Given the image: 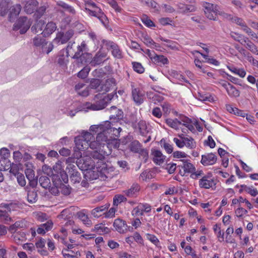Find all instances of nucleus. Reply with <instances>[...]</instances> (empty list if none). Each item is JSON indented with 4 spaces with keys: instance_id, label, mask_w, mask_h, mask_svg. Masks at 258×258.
<instances>
[{
    "instance_id": "e433bc0d",
    "label": "nucleus",
    "mask_w": 258,
    "mask_h": 258,
    "mask_svg": "<svg viewBox=\"0 0 258 258\" xmlns=\"http://www.w3.org/2000/svg\"><path fill=\"white\" fill-rule=\"evenodd\" d=\"M231 37L234 39L235 41L239 42L242 45L244 44V42H245V40H247V37L244 36V35L235 32H231L230 34Z\"/></svg>"
},
{
    "instance_id": "9d476101",
    "label": "nucleus",
    "mask_w": 258,
    "mask_h": 258,
    "mask_svg": "<svg viewBox=\"0 0 258 258\" xmlns=\"http://www.w3.org/2000/svg\"><path fill=\"white\" fill-rule=\"evenodd\" d=\"M26 169L25 171L27 178L29 181V185L26 187V190L27 192L28 201L32 203L31 198V188L32 185V164L30 162L25 163Z\"/></svg>"
},
{
    "instance_id": "774afa93",
    "label": "nucleus",
    "mask_w": 258,
    "mask_h": 258,
    "mask_svg": "<svg viewBox=\"0 0 258 258\" xmlns=\"http://www.w3.org/2000/svg\"><path fill=\"white\" fill-rule=\"evenodd\" d=\"M104 126H105V122L102 123L100 124L99 125H92L90 127V131L95 132V133H99L100 131H103L104 129Z\"/></svg>"
},
{
    "instance_id": "3c124183",
    "label": "nucleus",
    "mask_w": 258,
    "mask_h": 258,
    "mask_svg": "<svg viewBox=\"0 0 258 258\" xmlns=\"http://www.w3.org/2000/svg\"><path fill=\"white\" fill-rule=\"evenodd\" d=\"M23 224L22 221H16L14 224L11 225L9 228V231L13 234L18 232V229L23 227Z\"/></svg>"
},
{
    "instance_id": "49530a36",
    "label": "nucleus",
    "mask_w": 258,
    "mask_h": 258,
    "mask_svg": "<svg viewBox=\"0 0 258 258\" xmlns=\"http://www.w3.org/2000/svg\"><path fill=\"white\" fill-rule=\"evenodd\" d=\"M170 75L180 82H188L185 77L180 73L175 70H171Z\"/></svg>"
},
{
    "instance_id": "a19ab883",
    "label": "nucleus",
    "mask_w": 258,
    "mask_h": 258,
    "mask_svg": "<svg viewBox=\"0 0 258 258\" xmlns=\"http://www.w3.org/2000/svg\"><path fill=\"white\" fill-rule=\"evenodd\" d=\"M39 182L40 185L45 188L47 189L50 187L51 183L49 178L46 175H42L41 176L39 179Z\"/></svg>"
},
{
    "instance_id": "ea45409f",
    "label": "nucleus",
    "mask_w": 258,
    "mask_h": 258,
    "mask_svg": "<svg viewBox=\"0 0 258 258\" xmlns=\"http://www.w3.org/2000/svg\"><path fill=\"white\" fill-rule=\"evenodd\" d=\"M140 177L143 181H147L154 177V173L150 169H147L141 173Z\"/></svg>"
},
{
    "instance_id": "5fc2aeb1",
    "label": "nucleus",
    "mask_w": 258,
    "mask_h": 258,
    "mask_svg": "<svg viewBox=\"0 0 258 258\" xmlns=\"http://www.w3.org/2000/svg\"><path fill=\"white\" fill-rule=\"evenodd\" d=\"M22 165L20 163H12L10 167V172L15 176L18 174H20L19 172L20 169H22Z\"/></svg>"
},
{
    "instance_id": "473e14b6",
    "label": "nucleus",
    "mask_w": 258,
    "mask_h": 258,
    "mask_svg": "<svg viewBox=\"0 0 258 258\" xmlns=\"http://www.w3.org/2000/svg\"><path fill=\"white\" fill-rule=\"evenodd\" d=\"M56 4L58 6L62 8L64 10L73 15H75L76 13V11L73 7L68 5L63 1H58L57 2Z\"/></svg>"
},
{
    "instance_id": "5701e85b",
    "label": "nucleus",
    "mask_w": 258,
    "mask_h": 258,
    "mask_svg": "<svg viewBox=\"0 0 258 258\" xmlns=\"http://www.w3.org/2000/svg\"><path fill=\"white\" fill-rule=\"evenodd\" d=\"M116 81L115 79L110 78L105 80V82L101 86L99 91L106 93L110 91L111 88L115 87Z\"/></svg>"
},
{
    "instance_id": "72a5a7b5",
    "label": "nucleus",
    "mask_w": 258,
    "mask_h": 258,
    "mask_svg": "<svg viewBox=\"0 0 258 258\" xmlns=\"http://www.w3.org/2000/svg\"><path fill=\"white\" fill-rule=\"evenodd\" d=\"M14 241L18 244L25 242L26 240V234L22 231H18L12 235Z\"/></svg>"
},
{
    "instance_id": "1a4fd4ad",
    "label": "nucleus",
    "mask_w": 258,
    "mask_h": 258,
    "mask_svg": "<svg viewBox=\"0 0 258 258\" xmlns=\"http://www.w3.org/2000/svg\"><path fill=\"white\" fill-rule=\"evenodd\" d=\"M103 43L106 48L111 50L112 56L116 59L123 58V52L119 46L115 42L110 40H103Z\"/></svg>"
},
{
    "instance_id": "4d7b16f0",
    "label": "nucleus",
    "mask_w": 258,
    "mask_h": 258,
    "mask_svg": "<svg viewBox=\"0 0 258 258\" xmlns=\"http://www.w3.org/2000/svg\"><path fill=\"white\" fill-rule=\"evenodd\" d=\"M71 181L73 183H79L81 180V176L80 173L76 170H73L72 173L70 176Z\"/></svg>"
},
{
    "instance_id": "c85d7f7f",
    "label": "nucleus",
    "mask_w": 258,
    "mask_h": 258,
    "mask_svg": "<svg viewBox=\"0 0 258 258\" xmlns=\"http://www.w3.org/2000/svg\"><path fill=\"white\" fill-rule=\"evenodd\" d=\"M177 6L179 12L182 13L192 12L196 10V7L193 4L185 5L182 3H179Z\"/></svg>"
},
{
    "instance_id": "dca6fc26",
    "label": "nucleus",
    "mask_w": 258,
    "mask_h": 258,
    "mask_svg": "<svg viewBox=\"0 0 258 258\" xmlns=\"http://www.w3.org/2000/svg\"><path fill=\"white\" fill-rule=\"evenodd\" d=\"M217 160L216 155L213 153H206L201 157V163L204 166L213 165Z\"/></svg>"
},
{
    "instance_id": "39448f33",
    "label": "nucleus",
    "mask_w": 258,
    "mask_h": 258,
    "mask_svg": "<svg viewBox=\"0 0 258 258\" xmlns=\"http://www.w3.org/2000/svg\"><path fill=\"white\" fill-rule=\"evenodd\" d=\"M94 151L90 153V156L94 159L103 160L105 156L111 154L112 149L109 144L107 142L98 146V149H93Z\"/></svg>"
},
{
    "instance_id": "9b49d317",
    "label": "nucleus",
    "mask_w": 258,
    "mask_h": 258,
    "mask_svg": "<svg viewBox=\"0 0 258 258\" xmlns=\"http://www.w3.org/2000/svg\"><path fill=\"white\" fill-rule=\"evenodd\" d=\"M199 179V185L200 188L209 189L216 185V183L213 178L212 174L210 172L208 173L206 175L204 174Z\"/></svg>"
},
{
    "instance_id": "de8ad7c7",
    "label": "nucleus",
    "mask_w": 258,
    "mask_h": 258,
    "mask_svg": "<svg viewBox=\"0 0 258 258\" xmlns=\"http://www.w3.org/2000/svg\"><path fill=\"white\" fill-rule=\"evenodd\" d=\"M138 127L139 128L140 134L145 136L147 135L148 131H147V126L145 121L140 120L138 123Z\"/></svg>"
},
{
    "instance_id": "20e7f679",
    "label": "nucleus",
    "mask_w": 258,
    "mask_h": 258,
    "mask_svg": "<svg viewBox=\"0 0 258 258\" xmlns=\"http://www.w3.org/2000/svg\"><path fill=\"white\" fill-rule=\"evenodd\" d=\"M45 24L44 21H37L35 26H33V28L35 29L36 33L40 32L43 36L46 37L49 36L55 31L56 25L54 22H50L45 25L44 29L43 30Z\"/></svg>"
},
{
    "instance_id": "7ed1b4c3",
    "label": "nucleus",
    "mask_w": 258,
    "mask_h": 258,
    "mask_svg": "<svg viewBox=\"0 0 258 258\" xmlns=\"http://www.w3.org/2000/svg\"><path fill=\"white\" fill-rule=\"evenodd\" d=\"M94 136L90 133L86 131L82 133V135L75 138L76 147L80 151H84L90 147L91 149H97L95 146L97 142H92L94 140Z\"/></svg>"
},
{
    "instance_id": "a878e982",
    "label": "nucleus",
    "mask_w": 258,
    "mask_h": 258,
    "mask_svg": "<svg viewBox=\"0 0 258 258\" xmlns=\"http://www.w3.org/2000/svg\"><path fill=\"white\" fill-rule=\"evenodd\" d=\"M92 232H95L99 235L107 234L110 232L109 228L106 227L104 224L99 223L94 226L93 229L91 230Z\"/></svg>"
},
{
    "instance_id": "0e129e2a",
    "label": "nucleus",
    "mask_w": 258,
    "mask_h": 258,
    "mask_svg": "<svg viewBox=\"0 0 258 258\" xmlns=\"http://www.w3.org/2000/svg\"><path fill=\"white\" fill-rule=\"evenodd\" d=\"M53 48V45L51 43H48L47 42L45 43L44 45L42 46V49H41L42 53H46L48 54L50 52H51Z\"/></svg>"
},
{
    "instance_id": "79ce46f5",
    "label": "nucleus",
    "mask_w": 258,
    "mask_h": 258,
    "mask_svg": "<svg viewBox=\"0 0 258 258\" xmlns=\"http://www.w3.org/2000/svg\"><path fill=\"white\" fill-rule=\"evenodd\" d=\"M165 122L169 126L175 130H178L179 125L181 124V122L177 118H175L174 119L167 118L166 119Z\"/></svg>"
},
{
    "instance_id": "cd10ccee",
    "label": "nucleus",
    "mask_w": 258,
    "mask_h": 258,
    "mask_svg": "<svg viewBox=\"0 0 258 258\" xmlns=\"http://www.w3.org/2000/svg\"><path fill=\"white\" fill-rule=\"evenodd\" d=\"M21 8L22 7L20 4H16L11 8L9 16L10 21H13L19 15L21 11Z\"/></svg>"
},
{
    "instance_id": "b1692460",
    "label": "nucleus",
    "mask_w": 258,
    "mask_h": 258,
    "mask_svg": "<svg viewBox=\"0 0 258 258\" xmlns=\"http://www.w3.org/2000/svg\"><path fill=\"white\" fill-rule=\"evenodd\" d=\"M107 134H108L107 132H105L103 131H100L97 134L96 136V140L92 141V142H97L96 144H95V146L98 147V146L99 147L100 145L108 142L109 139H108V137L106 136Z\"/></svg>"
},
{
    "instance_id": "4468645a",
    "label": "nucleus",
    "mask_w": 258,
    "mask_h": 258,
    "mask_svg": "<svg viewBox=\"0 0 258 258\" xmlns=\"http://www.w3.org/2000/svg\"><path fill=\"white\" fill-rule=\"evenodd\" d=\"M30 23L25 17H21L14 24L13 30L17 31L20 29L21 34H24L30 28Z\"/></svg>"
},
{
    "instance_id": "f257e3e1",
    "label": "nucleus",
    "mask_w": 258,
    "mask_h": 258,
    "mask_svg": "<svg viewBox=\"0 0 258 258\" xmlns=\"http://www.w3.org/2000/svg\"><path fill=\"white\" fill-rule=\"evenodd\" d=\"M177 168L179 174L182 176L190 175V177L193 179H198L204 175V172L201 169H196L195 165L188 159H181L178 161Z\"/></svg>"
},
{
    "instance_id": "f704fd0d",
    "label": "nucleus",
    "mask_w": 258,
    "mask_h": 258,
    "mask_svg": "<svg viewBox=\"0 0 258 258\" xmlns=\"http://www.w3.org/2000/svg\"><path fill=\"white\" fill-rule=\"evenodd\" d=\"M243 45L245 46V47L250 51L253 54L255 55H258V49L256 46L248 38L247 40H245Z\"/></svg>"
},
{
    "instance_id": "ddd939ff",
    "label": "nucleus",
    "mask_w": 258,
    "mask_h": 258,
    "mask_svg": "<svg viewBox=\"0 0 258 258\" xmlns=\"http://www.w3.org/2000/svg\"><path fill=\"white\" fill-rule=\"evenodd\" d=\"M132 98L136 105H140L145 99V91L141 88L132 87Z\"/></svg>"
},
{
    "instance_id": "052dcab7",
    "label": "nucleus",
    "mask_w": 258,
    "mask_h": 258,
    "mask_svg": "<svg viewBox=\"0 0 258 258\" xmlns=\"http://www.w3.org/2000/svg\"><path fill=\"white\" fill-rule=\"evenodd\" d=\"M86 44L84 42H83L80 45H78L77 47V51L75 53L73 57L74 58H79L82 54L83 50Z\"/></svg>"
},
{
    "instance_id": "e2e57ef3",
    "label": "nucleus",
    "mask_w": 258,
    "mask_h": 258,
    "mask_svg": "<svg viewBox=\"0 0 258 258\" xmlns=\"http://www.w3.org/2000/svg\"><path fill=\"white\" fill-rule=\"evenodd\" d=\"M10 221H11V218L9 217L8 213L5 211L0 210V221L7 223Z\"/></svg>"
},
{
    "instance_id": "bf43d9fd",
    "label": "nucleus",
    "mask_w": 258,
    "mask_h": 258,
    "mask_svg": "<svg viewBox=\"0 0 258 258\" xmlns=\"http://www.w3.org/2000/svg\"><path fill=\"white\" fill-rule=\"evenodd\" d=\"M90 71V68L88 67H85L82 69L77 74V76L81 79H85L88 76Z\"/></svg>"
},
{
    "instance_id": "4c0bfd02",
    "label": "nucleus",
    "mask_w": 258,
    "mask_h": 258,
    "mask_svg": "<svg viewBox=\"0 0 258 258\" xmlns=\"http://www.w3.org/2000/svg\"><path fill=\"white\" fill-rule=\"evenodd\" d=\"M129 148L131 151L135 153H139L142 149V145L138 141L134 140L130 144Z\"/></svg>"
},
{
    "instance_id": "a18cd8bd",
    "label": "nucleus",
    "mask_w": 258,
    "mask_h": 258,
    "mask_svg": "<svg viewBox=\"0 0 258 258\" xmlns=\"http://www.w3.org/2000/svg\"><path fill=\"white\" fill-rule=\"evenodd\" d=\"M108 206L106 205L96 207L92 210V214L94 217H99L101 216V213L108 209Z\"/></svg>"
},
{
    "instance_id": "423d86ee",
    "label": "nucleus",
    "mask_w": 258,
    "mask_h": 258,
    "mask_svg": "<svg viewBox=\"0 0 258 258\" xmlns=\"http://www.w3.org/2000/svg\"><path fill=\"white\" fill-rule=\"evenodd\" d=\"M179 138H174L173 142L179 148H182L184 146L189 149L196 148V143L194 139L191 137H185L183 134L178 135Z\"/></svg>"
},
{
    "instance_id": "7c9ffc66",
    "label": "nucleus",
    "mask_w": 258,
    "mask_h": 258,
    "mask_svg": "<svg viewBox=\"0 0 258 258\" xmlns=\"http://www.w3.org/2000/svg\"><path fill=\"white\" fill-rule=\"evenodd\" d=\"M46 42L45 39L42 38L41 36L37 35L34 39H33V44L36 46L34 51H40L42 46L44 45Z\"/></svg>"
},
{
    "instance_id": "6ab92c4d",
    "label": "nucleus",
    "mask_w": 258,
    "mask_h": 258,
    "mask_svg": "<svg viewBox=\"0 0 258 258\" xmlns=\"http://www.w3.org/2000/svg\"><path fill=\"white\" fill-rule=\"evenodd\" d=\"M109 111L111 113L110 119L112 121L117 122L122 119L123 112L121 109L117 108L116 106H113L110 108Z\"/></svg>"
},
{
    "instance_id": "f3484780",
    "label": "nucleus",
    "mask_w": 258,
    "mask_h": 258,
    "mask_svg": "<svg viewBox=\"0 0 258 258\" xmlns=\"http://www.w3.org/2000/svg\"><path fill=\"white\" fill-rule=\"evenodd\" d=\"M73 244H68V248L62 250L61 253L63 258H79L81 256L80 252L76 249L73 250Z\"/></svg>"
},
{
    "instance_id": "f03ea898",
    "label": "nucleus",
    "mask_w": 258,
    "mask_h": 258,
    "mask_svg": "<svg viewBox=\"0 0 258 258\" xmlns=\"http://www.w3.org/2000/svg\"><path fill=\"white\" fill-rule=\"evenodd\" d=\"M115 95L116 96V93H110L105 95L103 94H98L94 97L95 103L86 102L85 107L86 108L92 110L103 109L107 105Z\"/></svg>"
},
{
    "instance_id": "09e8293b",
    "label": "nucleus",
    "mask_w": 258,
    "mask_h": 258,
    "mask_svg": "<svg viewBox=\"0 0 258 258\" xmlns=\"http://www.w3.org/2000/svg\"><path fill=\"white\" fill-rule=\"evenodd\" d=\"M146 238L156 247H161L160 242L156 236L154 234L147 233L146 234Z\"/></svg>"
},
{
    "instance_id": "864d4df0",
    "label": "nucleus",
    "mask_w": 258,
    "mask_h": 258,
    "mask_svg": "<svg viewBox=\"0 0 258 258\" xmlns=\"http://www.w3.org/2000/svg\"><path fill=\"white\" fill-rule=\"evenodd\" d=\"M143 23L148 27H155L154 23L148 17L147 15H143L141 17Z\"/></svg>"
},
{
    "instance_id": "bb28decb",
    "label": "nucleus",
    "mask_w": 258,
    "mask_h": 258,
    "mask_svg": "<svg viewBox=\"0 0 258 258\" xmlns=\"http://www.w3.org/2000/svg\"><path fill=\"white\" fill-rule=\"evenodd\" d=\"M51 221H48L45 223L41 224L37 229V232L39 234L44 235L45 233L51 230L53 227Z\"/></svg>"
},
{
    "instance_id": "13d9d810",
    "label": "nucleus",
    "mask_w": 258,
    "mask_h": 258,
    "mask_svg": "<svg viewBox=\"0 0 258 258\" xmlns=\"http://www.w3.org/2000/svg\"><path fill=\"white\" fill-rule=\"evenodd\" d=\"M132 64L134 71L139 74H142L144 72L145 69L141 63L138 62H133Z\"/></svg>"
},
{
    "instance_id": "412c9836",
    "label": "nucleus",
    "mask_w": 258,
    "mask_h": 258,
    "mask_svg": "<svg viewBox=\"0 0 258 258\" xmlns=\"http://www.w3.org/2000/svg\"><path fill=\"white\" fill-rule=\"evenodd\" d=\"M113 226L120 233H124L127 231V225L126 222L122 219H115L113 223Z\"/></svg>"
},
{
    "instance_id": "a211bd4d",
    "label": "nucleus",
    "mask_w": 258,
    "mask_h": 258,
    "mask_svg": "<svg viewBox=\"0 0 258 258\" xmlns=\"http://www.w3.org/2000/svg\"><path fill=\"white\" fill-rule=\"evenodd\" d=\"M122 129L120 127L117 128L112 127L110 121H106L105 122L104 132H107L109 134H111L110 138L115 139L118 138L120 136V133Z\"/></svg>"
},
{
    "instance_id": "6e6552de",
    "label": "nucleus",
    "mask_w": 258,
    "mask_h": 258,
    "mask_svg": "<svg viewBox=\"0 0 258 258\" xmlns=\"http://www.w3.org/2000/svg\"><path fill=\"white\" fill-rule=\"evenodd\" d=\"M152 206L147 203H140L135 207L131 212L132 215L134 217H142L145 214L151 213Z\"/></svg>"
},
{
    "instance_id": "2f4dec72",
    "label": "nucleus",
    "mask_w": 258,
    "mask_h": 258,
    "mask_svg": "<svg viewBox=\"0 0 258 258\" xmlns=\"http://www.w3.org/2000/svg\"><path fill=\"white\" fill-rule=\"evenodd\" d=\"M78 218L82 221L84 224L90 226L92 224L91 220L89 218L88 215L85 213V210L81 211L77 213Z\"/></svg>"
},
{
    "instance_id": "6e6d98bb",
    "label": "nucleus",
    "mask_w": 258,
    "mask_h": 258,
    "mask_svg": "<svg viewBox=\"0 0 258 258\" xmlns=\"http://www.w3.org/2000/svg\"><path fill=\"white\" fill-rule=\"evenodd\" d=\"M126 201H127V199L123 195H116L113 198V205L117 206L121 203Z\"/></svg>"
},
{
    "instance_id": "58836bf2",
    "label": "nucleus",
    "mask_w": 258,
    "mask_h": 258,
    "mask_svg": "<svg viewBox=\"0 0 258 258\" xmlns=\"http://www.w3.org/2000/svg\"><path fill=\"white\" fill-rule=\"evenodd\" d=\"M147 95L148 98L151 99L155 104L161 102L163 100V97L162 96L154 92H148Z\"/></svg>"
},
{
    "instance_id": "680f3d73",
    "label": "nucleus",
    "mask_w": 258,
    "mask_h": 258,
    "mask_svg": "<svg viewBox=\"0 0 258 258\" xmlns=\"http://www.w3.org/2000/svg\"><path fill=\"white\" fill-rule=\"evenodd\" d=\"M107 3L115 10L116 12L120 13L121 12V8L118 6L115 0H107Z\"/></svg>"
},
{
    "instance_id": "4be33fe9",
    "label": "nucleus",
    "mask_w": 258,
    "mask_h": 258,
    "mask_svg": "<svg viewBox=\"0 0 258 258\" xmlns=\"http://www.w3.org/2000/svg\"><path fill=\"white\" fill-rule=\"evenodd\" d=\"M152 155L153 156V161L156 164L160 165L164 163L165 156L160 151L152 150Z\"/></svg>"
},
{
    "instance_id": "aec40b11",
    "label": "nucleus",
    "mask_w": 258,
    "mask_h": 258,
    "mask_svg": "<svg viewBox=\"0 0 258 258\" xmlns=\"http://www.w3.org/2000/svg\"><path fill=\"white\" fill-rule=\"evenodd\" d=\"M140 189V185L137 183H134L129 189L123 190V193L129 198L136 197Z\"/></svg>"
},
{
    "instance_id": "603ef678",
    "label": "nucleus",
    "mask_w": 258,
    "mask_h": 258,
    "mask_svg": "<svg viewBox=\"0 0 258 258\" xmlns=\"http://www.w3.org/2000/svg\"><path fill=\"white\" fill-rule=\"evenodd\" d=\"M141 3L143 5L152 8L155 10H158V4L153 0H141Z\"/></svg>"
},
{
    "instance_id": "c03bdc74",
    "label": "nucleus",
    "mask_w": 258,
    "mask_h": 258,
    "mask_svg": "<svg viewBox=\"0 0 258 258\" xmlns=\"http://www.w3.org/2000/svg\"><path fill=\"white\" fill-rule=\"evenodd\" d=\"M228 69L233 74L237 75L241 78H244L246 75V72L243 69H239L235 67H228Z\"/></svg>"
},
{
    "instance_id": "f8f14e48",
    "label": "nucleus",
    "mask_w": 258,
    "mask_h": 258,
    "mask_svg": "<svg viewBox=\"0 0 258 258\" xmlns=\"http://www.w3.org/2000/svg\"><path fill=\"white\" fill-rule=\"evenodd\" d=\"M147 54L155 64L162 66L169 63V60L167 57L163 55H158L154 51L147 50Z\"/></svg>"
},
{
    "instance_id": "37998d69",
    "label": "nucleus",
    "mask_w": 258,
    "mask_h": 258,
    "mask_svg": "<svg viewBox=\"0 0 258 258\" xmlns=\"http://www.w3.org/2000/svg\"><path fill=\"white\" fill-rule=\"evenodd\" d=\"M74 30H69L66 33L62 34L60 37V41L62 44L67 43L74 35Z\"/></svg>"
},
{
    "instance_id": "c9c22d12",
    "label": "nucleus",
    "mask_w": 258,
    "mask_h": 258,
    "mask_svg": "<svg viewBox=\"0 0 258 258\" xmlns=\"http://www.w3.org/2000/svg\"><path fill=\"white\" fill-rule=\"evenodd\" d=\"M241 189L239 190V192L241 193L243 190L246 191L250 194L252 197H255L258 194V191L256 188H254L253 186H247L246 185L243 184L241 185Z\"/></svg>"
},
{
    "instance_id": "338daca9",
    "label": "nucleus",
    "mask_w": 258,
    "mask_h": 258,
    "mask_svg": "<svg viewBox=\"0 0 258 258\" xmlns=\"http://www.w3.org/2000/svg\"><path fill=\"white\" fill-rule=\"evenodd\" d=\"M93 10H94L95 12H97V14H98L99 15L101 16V22L103 24H104L105 22L107 19V17L103 13L102 10L100 8L96 6L95 7L93 8Z\"/></svg>"
},
{
    "instance_id": "393cba45",
    "label": "nucleus",
    "mask_w": 258,
    "mask_h": 258,
    "mask_svg": "<svg viewBox=\"0 0 258 258\" xmlns=\"http://www.w3.org/2000/svg\"><path fill=\"white\" fill-rule=\"evenodd\" d=\"M36 247L38 252L42 256H47L48 254V251L45 248V240L41 238L37 242L35 243Z\"/></svg>"
},
{
    "instance_id": "c756f323",
    "label": "nucleus",
    "mask_w": 258,
    "mask_h": 258,
    "mask_svg": "<svg viewBox=\"0 0 258 258\" xmlns=\"http://www.w3.org/2000/svg\"><path fill=\"white\" fill-rule=\"evenodd\" d=\"M106 56L105 53L98 52L91 61V64L93 66L100 64L103 62V59Z\"/></svg>"
},
{
    "instance_id": "8fccbe9b",
    "label": "nucleus",
    "mask_w": 258,
    "mask_h": 258,
    "mask_svg": "<svg viewBox=\"0 0 258 258\" xmlns=\"http://www.w3.org/2000/svg\"><path fill=\"white\" fill-rule=\"evenodd\" d=\"M46 10V7L45 5L41 6L36 9L35 11L34 12L33 16L36 19L40 18L44 14Z\"/></svg>"
},
{
    "instance_id": "2eb2a0df",
    "label": "nucleus",
    "mask_w": 258,
    "mask_h": 258,
    "mask_svg": "<svg viewBox=\"0 0 258 258\" xmlns=\"http://www.w3.org/2000/svg\"><path fill=\"white\" fill-rule=\"evenodd\" d=\"M219 84L226 90L230 97H238L240 95V92L234 86L225 80H221Z\"/></svg>"
},
{
    "instance_id": "69168bd1",
    "label": "nucleus",
    "mask_w": 258,
    "mask_h": 258,
    "mask_svg": "<svg viewBox=\"0 0 258 258\" xmlns=\"http://www.w3.org/2000/svg\"><path fill=\"white\" fill-rule=\"evenodd\" d=\"M42 172L46 176H48L50 177L55 176V174H53V170L51 168L46 165H44L42 166Z\"/></svg>"
},
{
    "instance_id": "0eeeda50",
    "label": "nucleus",
    "mask_w": 258,
    "mask_h": 258,
    "mask_svg": "<svg viewBox=\"0 0 258 258\" xmlns=\"http://www.w3.org/2000/svg\"><path fill=\"white\" fill-rule=\"evenodd\" d=\"M204 13L206 17L211 20L216 21L217 15L219 14V6L210 3L203 4Z\"/></svg>"
}]
</instances>
